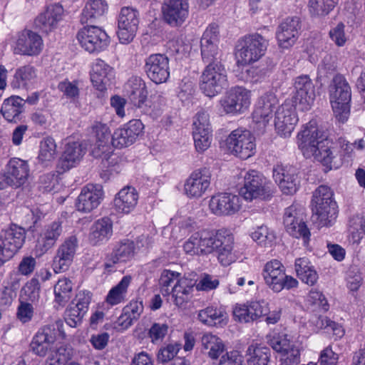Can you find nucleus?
I'll list each match as a JSON object with an SVG mask.
<instances>
[{
    "label": "nucleus",
    "instance_id": "obj_47",
    "mask_svg": "<svg viewBox=\"0 0 365 365\" xmlns=\"http://www.w3.org/2000/svg\"><path fill=\"white\" fill-rule=\"evenodd\" d=\"M131 279L132 278L130 276H124L118 284L109 291L106 297V302L111 306L123 302L125 299V294Z\"/></svg>",
    "mask_w": 365,
    "mask_h": 365
},
{
    "label": "nucleus",
    "instance_id": "obj_13",
    "mask_svg": "<svg viewBox=\"0 0 365 365\" xmlns=\"http://www.w3.org/2000/svg\"><path fill=\"white\" fill-rule=\"evenodd\" d=\"M227 114H238L247 110L250 104V91L240 86L232 88L220 101Z\"/></svg>",
    "mask_w": 365,
    "mask_h": 365
},
{
    "label": "nucleus",
    "instance_id": "obj_40",
    "mask_svg": "<svg viewBox=\"0 0 365 365\" xmlns=\"http://www.w3.org/2000/svg\"><path fill=\"white\" fill-rule=\"evenodd\" d=\"M138 194L133 187H125L121 189L114 199V205L119 212L128 214L136 206Z\"/></svg>",
    "mask_w": 365,
    "mask_h": 365
},
{
    "label": "nucleus",
    "instance_id": "obj_32",
    "mask_svg": "<svg viewBox=\"0 0 365 365\" xmlns=\"http://www.w3.org/2000/svg\"><path fill=\"white\" fill-rule=\"evenodd\" d=\"M277 105L278 100L274 93L264 94L259 98L252 113L253 120L265 126L272 118Z\"/></svg>",
    "mask_w": 365,
    "mask_h": 365
},
{
    "label": "nucleus",
    "instance_id": "obj_2",
    "mask_svg": "<svg viewBox=\"0 0 365 365\" xmlns=\"http://www.w3.org/2000/svg\"><path fill=\"white\" fill-rule=\"evenodd\" d=\"M312 221L319 228L332 226L337 217L334 192L327 185L319 186L313 192Z\"/></svg>",
    "mask_w": 365,
    "mask_h": 365
},
{
    "label": "nucleus",
    "instance_id": "obj_45",
    "mask_svg": "<svg viewBox=\"0 0 365 365\" xmlns=\"http://www.w3.org/2000/svg\"><path fill=\"white\" fill-rule=\"evenodd\" d=\"M200 342L202 349L212 359H217L225 350L222 339L211 333L204 334Z\"/></svg>",
    "mask_w": 365,
    "mask_h": 365
},
{
    "label": "nucleus",
    "instance_id": "obj_10",
    "mask_svg": "<svg viewBox=\"0 0 365 365\" xmlns=\"http://www.w3.org/2000/svg\"><path fill=\"white\" fill-rule=\"evenodd\" d=\"M82 48L89 53L98 52L106 48L109 43L107 34L96 26H85L77 34Z\"/></svg>",
    "mask_w": 365,
    "mask_h": 365
},
{
    "label": "nucleus",
    "instance_id": "obj_61",
    "mask_svg": "<svg viewBox=\"0 0 365 365\" xmlns=\"http://www.w3.org/2000/svg\"><path fill=\"white\" fill-rule=\"evenodd\" d=\"M168 331V326L164 323H153L150 327L148 336L153 343L163 341Z\"/></svg>",
    "mask_w": 365,
    "mask_h": 365
},
{
    "label": "nucleus",
    "instance_id": "obj_51",
    "mask_svg": "<svg viewBox=\"0 0 365 365\" xmlns=\"http://www.w3.org/2000/svg\"><path fill=\"white\" fill-rule=\"evenodd\" d=\"M337 0H309V10L313 16H324L329 13L336 4Z\"/></svg>",
    "mask_w": 365,
    "mask_h": 365
},
{
    "label": "nucleus",
    "instance_id": "obj_15",
    "mask_svg": "<svg viewBox=\"0 0 365 365\" xmlns=\"http://www.w3.org/2000/svg\"><path fill=\"white\" fill-rule=\"evenodd\" d=\"M29 173L30 169L27 161L14 158L6 164L5 173L1 178L8 185L18 188L27 182Z\"/></svg>",
    "mask_w": 365,
    "mask_h": 365
},
{
    "label": "nucleus",
    "instance_id": "obj_36",
    "mask_svg": "<svg viewBox=\"0 0 365 365\" xmlns=\"http://www.w3.org/2000/svg\"><path fill=\"white\" fill-rule=\"evenodd\" d=\"M135 253V245L133 241L128 239L118 242L113 249L110 255L106 257V268L111 267L113 264L130 260Z\"/></svg>",
    "mask_w": 365,
    "mask_h": 365
},
{
    "label": "nucleus",
    "instance_id": "obj_48",
    "mask_svg": "<svg viewBox=\"0 0 365 365\" xmlns=\"http://www.w3.org/2000/svg\"><path fill=\"white\" fill-rule=\"evenodd\" d=\"M248 365H269L270 351L265 346L251 344L247 350Z\"/></svg>",
    "mask_w": 365,
    "mask_h": 365
},
{
    "label": "nucleus",
    "instance_id": "obj_59",
    "mask_svg": "<svg viewBox=\"0 0 365 365\" xmlns=\"http://www.w3.org/2000/svg\"><path fill=\"white\" fill-rule=\"evenodd\" d=\"M24 295L26 296V299L34 302L39 298L40 284L38 279L36 278L31 279L29 281L21 290Z\"/></svg>",
    "mask_w": 365,
    "mask_h": 365
},
{
    "label": "nucleus",
    "instance_id": "obj_11",
    "mask_svg": "<svg viewBox=\"0 0 365 365\" xmlns=\"http://www.w3.org/2000/svg\"><path fill=\"white\" fill-rule=\"evenodd\" d=\"M217 232L201 230L193 233L184 243L185 252L190 255H207L215 249Z\"/></svg>",
    "mask_w": 365,
    "mask_h": 365
},
{
    "label": "nucleus",
    "instance_id": "obj_58",
    "mask_svg": "<svg viewBox=\"0 0 365 365\" xmlns=\"http://www.w3.org/2000/svg\"><path fill=\"white\" fill-rule=\"evenodd\" d=\"M318 329H327L331 330L334 334L341 336L343 335V330L336 322L331 321L327 317L319 316L313 322Z\"/></svg>",
    "mask_w": 365,
    "mask_h": 365
},
{
    "label": "nucleus",
    "instance_id": "obj_52",
    "mask_svg": "<svg viewBox=\"0 0 365 365\" xmlns=\"http://www.w3.org/2000/svg\"><path fill=\"white\" fill-rule=\"evenodd\" d=\"M201 56L202 61L207 65L221 62V51L217 44L210 43H200Z\"/></svg>",
    "mask_w": 365,
    "mask_h": 365
},
{
    "label": "nucleus",
    "instance_id": "obj_28",
    "mask_svg": "<svg viewBox=\"0 0 365 365\" xmlns=\"http://www.w3.org/2000/svg\"><path fill=\"white\" fill-rule=\"evenodd\" d=\"M217 240L215 251L217 253V259L223 266H228L235 261V255L232 252L234 236L228 230L222 229L217 231Z\"/></svg>",
    "mask_w": 365,
    "mask_h": 365
},
{
    "label": "nucleus",
    "instance_id": "obj_24",
    "mask_svg": "<svg viewBox=\"0 0 365 365\" xmlns=\"http://www.w3.org/2000/svg\"><path fill=\"white\" fill-rule=\"evenodd\" d=\"M297 121L295 109L290 103H284L275 111L274 126L281 136H289Z\"/></svg>",
    "mask_w": 365,
    "mask_h": 365
},
{
    "label": "nucleus",
    "instance_id": "obj_19",
    "mask_svg": "<svg viewBox=\"0 0 365 365\" xmlns=\"http://www.w3.org/2000/svg\"><path fill=\"white\" fill-rule=\"evenodd\" d=\"M294 89L292 101L295 106L298 105L302 110L310 109L315 99L314 86L310 78L307 75L296 78Z\"/></svg>",
    "mask_w": 365,
    "mask_h": 365
},
{
    "label": "nucleus",
    "instance_id": "obj_1",
    "mask_svg": "<svg viewBox=\"0 0 365 365\" xmlns=\"http://www.w3.org/2000/svg\"><path fill=\"white\" fill-rule=\"evenodd\" d=\"M298 145L306 158H314L329 169H331L334 154L333 143L327 133L319 128L315 120H310L298 134Z\"/></svg>",
    "mask_w": 365,
    "mask_h": 365
},
{
    "label": "nucleus",
    "instance_id": "obj_9",
    "mask_svg": "<svg viewBox=\"0 0 365 365\" xmlns=\"http://www.w3.org/2000/svg\"><path fill=\"white\" fill-rule=\"evenodd\" d=\"M255 138L250 131L237 129L226 139L227 150L241 159H247L255 152Z\"/></svg>",
    "mask_w": 365,
    "mask_h": 365
},
{
    "label": "nucleus",
    "instance_id": "obj_16",
    "mask_svg": "<svg viewBox=\"0 0 365 365\" xmlns=\"http://www.w3.org/2000/svg\"><path fill=\"white\" fill-rule=\"evenodd\" d=\"M43 49V40L37 33L31 30H23L18 34L14 53L33 56L38 55Z\"/></svg>",
    "mask_w": 365,
    "mask_h": 365
},
{
    "label": "nucleus",
    "instance_id": "obj_4",
    "mask_svg": "<svg viewBox=\"0 0 365 365\" xmlns=\"http://www.w3.org/2000/svg\"><path fill=\"white\" fill-rule=\"evenodd\" d=\"M262 276L267 287L276 293L283 289L295 288L299 284L295 278L286 274L285 267L277 259H272L264 264Z\"/></svg>",
    "mask_w": 365,
    "mask_h": 365
},
{
    "label": "nucleus",
    "instance_id": "obj_34",
    "mask_svg": "<svg viewBox=\"0 0 365 365\" xmlns=\"http://www.w3.org/2000/svg\"><path fill=\"white\" fill-rule=\"evenodd\" d=\"M267 309L257 302H252L247 304H237L232 311L235 321L240 323H250L259 317L267 315Z\"/></svg>",
    "mask_w": 365,
    "mask_h": 365
},
{
    "label": "nucleus",
    "instance_id": "obj_42",
    "mask_svg": "<svg viewBox=\"0 0 365 365\" xmlns=\"http://www.w3.org/2000/svg\"><path fill=\"white\" fill-rule=\"evenodd\" d=\"M24 100L19 96H13L4 100L1 113L9 123H16L21 120Z\"/></svg>",
    "mask_w": 365,
    "mask_h": 365
},
{
    "label": "nucleus",
    "instance_id": "obj_39",
    "mask_svg": "<svg viewBox=\"0 0 365 365\" xmlns=\"http://www.w3.org/2000/svg\"><path fill=\"white\" fill-rule=\"evenodd\" d=\"M112 234V221L108 217H103L92 225L88 240L92 245L96 246L108 240Z\"/></svg>",
    "mask_w": 365,
    "mask_h": 365
},
{
    "label": "nucleus",
    "instance_id": "obj_26",
    "mask_svg": "<svg viewBox=\"0 0 365 365\" xmlns=\"http://www.w3.org/2000/svg\"><path fill=\"white\" fill-rule=\"evenodd\" d=\"M162 11L168 24L173 26L181 25L188 16V0H165Z\"/></svg>",
    "mask_w": 365,
    "mask_h": 365
},
{
    "label": "nucleus",
    "instance_id": "obj_6",
    "mask_svg": "<svg viewBox=\"0 0 365 365\" xmlns=\"http://www.w3.org/2000/svg\"><path fill=\"white\" fill-rule=\"evenodd\" d=\"M227 71L221 62L207 65L200 81V88L208 97L215 96L227 85Z\"/></svg>",
    "mask_w": 365,
    "mask_h": 365
},
{
    "label": "nucleus",
    "instance_id": "obj_63",
    "mask_svg": "<svg viewBox=\"0 0 365 365\" xmlns=\"http://www.w3.org/2000/svg\"><path fill=\"white\" fill-rule=\"evenodd\" d=\"M58 88L63 93L66 98L76 99L79 96V88L77 81H64L59 83Z\"/></svg>",
    "mask_w": 365,
    "mask_h": 365
},
{
    "label": "nucleus",
    "instance_id": "obj_60",
    "mask_svg": "<svg viewBox=\"0 0 365 365\" xmlns=\"http://www.w3.org/2000/svg\"><path fill=\"white\" fill-rule=\"evenodd\" d=\"M195 146L198 152H204L211 144V132L192 131Z\"/></svg>",
    "mask_w": 365,
    "mask_h": 365
},
{
    "label": "nucleus",
    "instance_id": "obj_38",
    "mask_svg": "<svg viewBox=\"0 0 365 365\" xmlns=\"http://www.w3.org/2000/svg\"><path fill=\"white\" fill-rule=\"evenodd\" d=\"M194 285L195 282L187 277H182L175 282L170 294L177 307L183 306L190 299Z\"/></svg>",
    "mask_w": 365,
    "mask_h": 365
},
{
    "label": "nucleus",
    "instance_id": "obj_27",
    "mask_svg": "<svg viewBox=\"0 0 365 365\" xmlns=\"http://www.w3.org/2000/svg\"><path fill=\"white\" fill-rule=\"evenodd\" d=\"M209 207L216 215H231L240 208V197L231 193H219L211 197Z\"/></svg>",
    "mask_w": 365,
    "mask_h": 365
},
{
    "label": "nucleus",
    "instance_id": "obj_37",
    "mask_svg": "<svg viewBox=\"0 0 365 365\" xmlns=\"http://www.w3.org/2000/svg\"><path fill=\"white\" fill-rule=\"evenodd\" d=\"M113 77V68L106 62L97 59L93 65L91 81L96 89L103 91Z\"/></svg>",
    "mask_w": 365,
    "mask_h": 365
},
{
    "label": "nucleus",
    "instance_id": "obj_5",
    "mask_svg": "<svg viewBox=\"0 0 365 365\" xmlns=\"http://www.w3.org/2000/svg\"><path fill=\"white\" fill-rule=\"evenodd\" d=\"M268 44L269 41L257 33L245 36L236 52L237 63L247 65L257 61L264 55Z\"/></svg>",
    "mask_w": 365,
    "mask_h": 365
},
{
    "label": "nucleus",
    "instance_id": "obj_18",
    "mask_svg": "<svg viewBox=\"0 0 365 365\" xmlns=\"http://www.w3.org/2000/svg\"><path fill=\"white\" fill-rule=\"evenodd\" d=\"M104 197L103 186L99 184H88L84 186L78 195L76 207L82 212H90L96 209Z\"/></svg>",
    "mask_w": 365,
    "mask_h": 365
},
{
    "label": "nucleus",
    "instance_id": "obj_31",
    "mask_svg": "<svg viewBox=\"0 0 365 365\" xmlns=\"http://www.w3.org/2000/svg\"><path fill=\"white\" fill-rule=\"evenodd\" d=\"M287 232L296 238L309 239L310 232L302 219L299 218L297 208L294 205L287 207L284 213L283 220Z\"/></svg>",
    "mask_w": 365,
    "mask_h": 365
},
{
    "label": "nucleus",
    "instance_id": "obj_23",
    "mask_svg": "<svg viewBox=\"0 0 365 365\" xmlns=\"http://www.w3.org/2000/svg\"><path fill=\"white\" fill-rule=\"evenodd\" d=\"M145 69L154 83L166 82L170 76L169 59L164 54H152L145 61Z\"/></svg>",
    "mask_w": 365,
    "mask_h": 365
},
{
    "label": "nucleus",
    "instance_id": "obj_30",
    "mask_svg": "<svg viewBox=\"0 0 365 365\" xmlns=\"http://www.w3.org/2000/svg\"><path fill=\"white\" fill-rule=\"evenodd\" d=\"M273 177L285 195H293L299 188L297 170L293 167H279L274 170Z\"/></svg>",
    "mask_w": 365,
    "mask_h": 365
},
{
    "label": "nucleus",
    "instance_id": "obj_17",
    "mask_svg": "<svg viewBox=\"0 0 365 365\" xmlns=\"http://www.w3.org/2000/svg\"><path fill=\"white\" fill-rule=\"evenodd\" d=\"M63 233L61 222L55 221L44 226L38 236L34 248L36 257H41L53 248Z\"/></svg>",
    "mask_w": 365,
    "mask_h": 365
},
{
    "label": "nucleus",
    "instance_id": "obj_35",
    "mask_svg": "<svg viewBox=\"0 0 365 365\" xmlns=\"http://www.w3.org/2000/svg\"><path fill=\"white\" fill-rule=\"evenodd\" d=\"M92 131L96 138L94 148L92 150V155L95 158H101L105 155V158L108 155L106 153L108 152L110 148L108 145L110 137V130L106 123L96 121L92 125Z\"/></svg>",
    "mask_w": 365,
    "mask_h": 365
},
{
    "label": "nucleus",
    "instance_id": "obj_53",
    "mask_svg": "<svg viewBox=\"0 0 365 365\" xmlns=\"http://www.w3.org/2000/svg\"><path fill=\"white\" fill-rule=\"evenodd\" d=\"M56 155V145L55 140L51 138H45L40 145L38 159L41 162L53 160Z\"/></svg>",
    "mask_w": 365,
    "mask_h": 365
},
{
    "label": "nucleus",
    "instance_id": "obj_64",
    "mask_svg": "<svg viewBox=\"0 0 365 365\" xmlns=\"http://www.w3.org/2000/svg\"><path fill=\"white\" fill-rule=\"evenodd\" d=\"M179 349L178 344H168L159 350L157 359L159 362L167 363L175 357Z\"/></svg>",
    "mask_w": 365,
    "mask_h": 365
},
{
    "label": "nucleus",
    "instance_id": "obj_41",
    "mask_svg": "<svg viewBox=\"0 0 365 365\" xmlns=\"http://www.w3.org/2000/svg\"><path fill=\"white\" fill-rule=\"evenodd\" d=\"M86 149L78 142L68 143L59 159L58 165L65 171L73 168L78 163L84 154Z\"/></svg>",
    "mask_w": 365,
    "mask_h": 365
},
{
    "label": "nucleus",
    "instance_id": "obj_54",
    "mask_svg": "<svg viewBox=\"0 0 365 365\" xmlns=\"http://www.w3.org/2000/svg\"><path fill=\"white\" fill-rule=\"evenodd\" d=\"M69 354L65 346H61L56 349L47 354L44 365H64L68 359Z\"/></svg>",
    "mask_w": 365,
    "mask_h": 365
},
{
    "label": "nucleus",
    "instance_id": "obj_12",
    "mask_svg": "<svg viewBox=\"0 0 365 365\" xmlns=\"http://www.w3.org/2000/svg\"><path fill=\"white\" fill-rule=\"evenodd\" d=\"M139 24V13L131 7L121 9L118 19L117 34L122 43L131 42L135 36Z\"/></svg>",
    "mask_w": 365,
    "mask_h": 365
},
{
    "label": "nucleus",
    "instance_id": "obj_21",
    "mask_svg": "<svg viewBox=\"0 0 365 365\" xmlns=\"http://www.w3.org/2000/svg\"><path fill=\"white\" fill-rule=\"evenodd\" d=\"M301 29L300 19L297 16L285 19L277 27L276 37L281 48L288 49L297 41Z\"/></svg>",
    "mask_w": 365,
    "mask_h": 365
},
{
    "label": "nucleus",
    "instance_id": "obj_7",
    "mask_svg": "<svg viewBox=\"0 0 365 365\" xmlns=\"http://www.w3.org/2000/svg\"><path fill=\"white\" fill-rule=\"evenodd\" d=\"M62 324V321L57 320L53 324L41 327L30 343V349L32 352L40 357H45L47 354L58 348L55 343L57 331Z\"/></svg>",
    "mask_w": 365,
    "mask_h": 365
},
{
    "label": "nucleus",
    "instance_id": "obj_56",
    "mask_svg": "<svg viewBox=\"0 0 365 365\" xmlns=\"http://www.w3.org/2000/svg\"><path fill=\"white\" fill-rule=\"evenodd\" d=\"M192 125V131L211 132L209 114L205 110L197 112L194 117Z\"/></svg>",
    "mask_w": 365,
    "mask_h": 365
},
{
    "label": "nucleus",
    "instance_id": "obj_29",
    "mask_svg": "<svg viewBox=\"0 0 365 365\" xmlns=\"http://www.w3.org/2000/svg\"><path fill=\"white\" fill-rule=\"evenodd\" d=\"M63 13L64 10L61 4H50L36 18L35 26L42 32H51L57 28L59 21L62 20Z\"/></svg>",
    "mask_w": 365,
    "mask_h": 365
},
{
    "label": "nucleus",
    "instance_id": "obj_46",
    "mask_svg": "<svg viewBox=\"0 0 365 365\" xmlns=\"http://www.w3.org/2000/svg\"><path fill=\"white\" fill-rule=\"evenodd\" d=\"M108 9L105 0H90L86 4L81 17L82 24H88L93 19L102 16Z\"/></svg>",
    "mask_w": 365,
    "mask_h": 365
},
{
    "label": "nucleus",
    "instance_id": "obj_62",
    "mask_svg": "<svg viewBox=\"0 0 365 365\" xmlns=\"http://www.w3.org/2000/svg\"><path fill=\"white\" fill-rule=\"evenodd\" d=\"M220 40L219 26L215 23L210 24L203 33L200 43L217 44Z\"/></svg>",
    "mask_w": 365,
    "mask_h": 365
},
{
    "label": "nucleus",
    "instance_id": "obj_43",
    "mask_svg": "<svg viewBox=\"0 0 365 365\" xmlns=\"http://www.w3.org/2000/svg\"><path fill=\"white\" fill-rule=\"evenodd\" d=\"M36 78L37 70L34 66L30 64L21 66L15 70L10 85L14 89L26 88Z\"/></svg>",
    "mask_w": 365,
    "mask_h": 365
},
{
    "label": "nucleus",
    "instance_id": "obj_8",
    "mask_svg": "<svg viewBox=\"0 0 365 365\" xmlns=\"http://www.w3.org/2000/svg\"><path fill=\"white\" fill-rule=\"evenodd\" d=\"M244 185L240 193L247 200L268 199L272 195V183L267 182L260 173L255 170L248 172L245 176Z\"/></svg>",
    "mask_w": 365,
    "mask_h": 365
},
{
    "label": "nucleus",
    "instance_id": "obj_55",
    "mask_svg": "<svg viewBox=\"0 0 365 365\" xmlns=\"http://www.w3.org/2000/svg\"><path fill=\"white\" fill-rule=\"evenodd\" d=\"M180 277V274L174 271L165 269L162 272L159 279V284L161 287V292L163 295L170 294L168 287L171 286L173 287L177 280H180L182 277Z\"/></svg>",
    "mask_w": 365,
    "mask_h": 365
},
{
    "label": "nucleus",
    "instance_id": "obj_25",
    "mask_svg": "<svg viewBox=\"0 0 365 365\" xmlns=\"http://www.w3.org/2000/svg\"><path fill=\"white\" fill-rule=\"evenodd\" d=\"M26 230L16 225H12L0 231V246L12 257L22 247L26 240Z\"/></svg>",
    "mask_w": 365,
    "mask_h": 365
},
{
    "label": "nucleus",
    "instance_id": "obj_33",
    "mask_svg": "<svg viewBox=\"0 0 365 365\" xmlns=\"http://www.w3.org/2000/svg\"><path fill=\"white\" fill-rule=\"evenodd\" d=\"M90 297L79 294L69 304L65 312V321L71 327L78 326L88 309Z\"/></svg>",
    "mask_w": 365,
    "mask_h": 365
},
{
    "label": "nucleus",
    "instance_id": "obj_57",
    "mask_svg": "<svg viewBox=\"0 0 365 365\" xmlns=\"http://www.w3.org/2000/svg\"><path fill=\"white\" fill-rule=\"evenodd\" d=\"M270 345L276 351L281 353H286L292 349H296L287 335L274 336L270 340Z\"/></svg>",
    "mask_w": 365,
    "mask_h": 365
},
{
    "label": "nucleus",
    "instance_id": "obj_20",
    "mask_svg": "<svg viewBox=\"0 0 365 365\" xmlns=\"http://www.w3.org/2000/svg\"><path fill=\"white\" fill-rule=\"evenodd\" d=\"M143 124L140 120L133 119L118 128L112 135L111 143L113 147L122 148L131 145L143 132Z\"/></svg>",
    "mask_w": 365,
    "mask_h": 365
},
{
    "label": "nucleus",
    "instance_id": "obj_3",
    "mask_svg": "<svg viewBox=\"0 0 365 365\" xmlns=\"http://www.w3.org/2000/svg\"><path fill=\"white\" fill-rule=\"evenodd\" d=\"M351 97V88L345 78L336 75L330 91V101L334 115L341 123L346 121L349 116Z\"/></svg>",
    "mask_w": 365,
    "mask_h": 365
},
{
    "label": "nucleus",
    "instance_id": "obj_44",
    "mask_svg": "<svg viewBox=\"0 0 365 365\" xmlns=\"http://www.w3.org/2000/svg\"><path fill=\"white\" fill-rule=\"evenodd\" d=\"M198 319L204 324L210 327L225 325L227 322L226 312L214 307H207L198 313Z\"/></svg>",
    "mask_w": 365,
    "mask_h": 365
},
{
    "label": "nucleus",
    "instance_id": "obj_49",
    "mask_svg": "<svg viewBox=\"0 0 365 365\" xmlns=\"http://www.w3.org/2000/svg\"><path fill=\"white\" fill-rule=\"evenodd\" d=\"M55 300L59 304H64L71 297L72 283L67 278L59 279L54 286Z\"/></svg>",
    "mask_w": 365,
    "mask_h": 365
},
{
    "label": "nucleus",
    "instance_id": "obj_22",
    "mask_svg": "<svg viewBox=\"0 0 365 365\" xmlns=\"http://www.w3.org/2000/svg\"><path fill=\"white\" fill-rule=\"evenodd\" d=\"M77 247L78 240L76 236L67 237L58 246L53 260L55 272H65L69 268L73 260Z\"/></svg>",
    "mask_w": 365,
    "mask_h": 365
},
{
    "label": "nucleus",
    "instance_id": "obj_14",
    "mask_svg": "<svg viewBox=\"0 0 365 365\" xmlns=\"http://www.w3.org/2000/svg\"><path fill=\"white\" fill-rule=\"evenodd\" d=\"M211 178L210 169L202 168L195 170L185 182V194L190 198L201 197L210 187Z\"/></svg>",
    "mask_w": 365,
    "mask_h": 365
},
{
    "label": "nucleus",
    "instance_id": "obj_50",
    "mask_svg": "<svg viewBox=\"0 0 365 365\" xmlns=\"http://www.w3.org/2000/svg\"><path fill=\"white\" fill-rule=\"evenodd\" d=\"M251 237L253 240L264 247H271L276 239L274 232L269 230L266 226L257 227V229L252 233Z\"/></svg>",
    "mask_w": 365,
    "mask_h": 365
}]
</instances>
